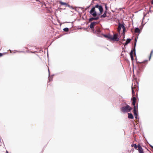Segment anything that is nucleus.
<instances>
[{
	"mask_svg": "<svg viewBox=\"0 0 153 153\" xmlns=\"http://www.w3.org/2000/svg\"><path fill=\"white\" fill-rule=\"evenodd\" d=\"M120 106H121V110L124 113L130 112L132 109L129 105L126 104L125 102L121 103Z\"/></svg>",
	"mask_w": 153,
	"mask_h": 153,
	"instance_id": "obj_1",
	"label": "nucleus"
},
{
	"mask_svg": "<svg viewBox=\"0 0 153 153\" xmlns=\"http://www.w3.org/2000/svg\"><path fill=\"white\" fill-rule=\"evenodd\" d=\"M89 13L94 17H95L97 15V13L95 10L94 7H93L91 8Z\"/></svg>",
	"mask_w": 153,
	"mask_h": 153,
	"instance_id": "obj_2",
	"label": "nucleus"
},
{
	"mask_svg": "<svg viewBox=\"0 0 153 153\" xmlns=\"http://www.w3.org/2000/svg\"><path fill=\"white\" fill-rule=\"evenodd\" d=\"M118 34L116 33L114 34L113 37L111 36V40L116 41H118L119 40V39L118 37Z\"/></svg>",
	"mask_w": 153,
	"mask_h": 153,
	"instance_id": "obj_3",
	"label": "nucleus"
},
{
	"mask_svg": "<svg viewBox=\"0 0 153 153\" xmlns=\"http://www.w3.org/2000/svg\"><path fill=\"white\" fill-rule=\"evenodd\" d=\"M97 22H93L91 23L90 25H89V27L91 29H94L92 30L93 31L94 33V26L96 24H97Z\"/></svg>",
	"mask_w": 153,
	"mask_h": 153,
	"instance_id": "obj_4",
	"label": "nucleus"
},
{
	"mask_svg": "<svg viewBox=\"0 0 153 153\" xmlns=\"http://www.w3.org/2000/svg\"><path fill=\"white\" fill-rule=\"evenodd\" d=\"M101 31L99 28L97 29L95 31V33L97 35V36L99 37H102V34H101Z\"/></svg>",
	"mask_w": 153,
	"mask_h": 153,
	"instance_id": "obj_5",
	"label": "nucleus"
},
{
	"mask_svg": "<svg viewBox=\"0 0 153 153\" xmlns=\"http://www.w3.org/2000/svg\"><path fill=\"white\" fill-rule=\"evenodd\" d=\"M132 102V105L135 107V108H137L136 106H135V103L136 102V98L135 97H132L131 99Z\"/></svg>",
	"mask_w": 153,
	"mask_h": 153,
	"instance_id": "obj_6",
	"label": "nucleus"
},
{
	"mask_svg": "<svg viewBox=\"0 0 153 153\" xmlns=\"http://www.w3.org/2000/svg\"><path fill=\"white\" fill-rule=\"evenodd\" d=\"M137 37H136L135 39V42H134V48H133V50H134V53L135 54V55L136 56V50H135V47L136 45V43L137 42Z\"/></svg>",
	"mask_w": 153,
	"mask_h": 153,
	"instance_id": "obj_7",
	"label": "nucleus"
},
{
	"mask_svg": "<svg viewBox=\"0 0 153 153\" xmlns=\"http://www.w3.org/2000/svg\"><path fill=\"white\" fill-rule=\"evenodd\" d=\"M138 152L139 153H144L142 147L140 144H138Z\"/></svg>",
	"mask_w": 153,
	"mask_h": 153,
	"instance_id": "obj_8",
	"label": "nucleus"
},
{
	"mask_svg": "<svg viewBox=\"0 0 153 153\" xmlns=\"http://www.w3.org/2000/svg\"><path fill=\"white\" fill-rule=\"evenodd\" d=\"M102 36H103L104 37L107 38L110 40H111V36L110 35V34H108V35H106V34H104L102 33Z\"/></svg>",
	"mask_w": 153,
	"mask_h": 153,
	"instance_id": "obj_9",
	"label": "nucleus"
},
{
	"mask_svg": "<svg viewBox=\"0 0 153 153\" xmlns=\"http://www.w3.org/2000/svg\"><path fill=\"white\" fill-rule=\"evenodd\" d=\"M134 51L133 49L131 50L130 52V55L131 57V60L132 61L134 60V57L133 56V52Z\"/></svg>",
	"mask_w": 153,
	"mask_h": 153,
	"instance_id": "obj_10",
	"label": "nucleus"
},
{
	"mask_svg": "<svg viewBox=\"0 0 153 153\" xmlns=\"http://www.w3.org/2000/svg\"><path fill=\"white\" fill-rule=\"evenodd\" d=\"M99 19L98 16L96 17H91L89 19V22H91L93 20H97Z\"/></svg>",
	"mask_w": 153,
	"mask_h": 153,
	"instance_id": "obj_11",
	"label": "nucleus"
},
{
	"mask_svg": "<svg viewBox=\"0 0 153 153\" xmlns=\"http://www.w3.org/2000/svg\"><path fill=\"white\" fill-rule=\"evenodd\" d=\"M137 109V108H135V107H134L133 113L134 114H138V111Z\"/></svg>",
	"mask_w": 153,
	"mask_h": 153,
	"instance_id": "obj_12",
	"label": "nucleus"
},
{
	"mask_svg": "<svg viewBox=\"0 0 153 153\" xmlns=\"http://www.w3.org/2000/svg\"><path fill=\"white\" fill-rule=\"evenodd\" d=\"M128 118L130 119H133L134 118V117L133 115L131 113H128Z\"/></svg>",
	"mask_w": 153,
	"mask_h": 153,
	"instance_id": "obj_13",
	"label": "nucleus"
},
{
	"mask_svg": "<svg viewBox=\"0 0 153 153\" xmlns=\"http://www.w3.org/2000/svg\"><path fill=\"white\" fill-rule=\"evenodd\" d=\"M118 24V25L121 28H122V29L125 28V24L124 23L122 24L119 22Z\"/></svg>",
	"mask_w": 153,
	"mask_h": 153,
	"instance_id": "obj_14",
	"label": "nucleus"
},
{
	"mask_svg": "<svg viewBox=\"0 0 153 153\" xmlns=\"http://www.w3.org/2000/svg\"><path fill=\"white\" fill-rule=\"evenodd\" d=\"M100 11V14H102L103 11V9L102 6L101 5H100V7L98 8Z\"/></svg>",
	"mask_w": 153,
	"mask_h": 153,
	"instance_id": "obj_15",
	"label": "nucleus"
},
{
	"mask_svg": "<svg viewBox=\"0 0 153 153\" xmlns=\"http://www.w3.org/2000/svg\"><path fill=\"white\" fill-rule=\"evenodd\" d=\"M131 39H129L128 38L127 39L125 44V45H127L128 43H130L131 40Z\"/></svg>",
	"mask_w": 153,
	"mask_h": 153,
	"instance_id": "obj_16",
	"label": "nucleus"
},
{
	"mask_svg": "<svg viewBox=\"0 0 153 153\" xmlns=\"http://www.w3.org/2000/svg\"><path fill=\"white\" fill-rule=\"evenodd\" d=\"M59 3L61 5H65L66 7H67V6L68 4V3L65 2H63L61 1H60L59 2Z\"/></svg>",
	"mask_w": 153,
	"mask_h": 153,
	"instance_id": "obj_17",
	"label": "nucleus"
},
{
	"mask_svg": "<svg viewBox=\"0 0 153 153\" xmlns=\"http://www.w3.org/2000/svg\"><path fill=\"white\" fill-rule=\"evenodd\" d=\"M140 30L139 28L137 27L135 28L134 31L135 33H140Z\"/></svg>",
	"mask_w": 153,
	"mask_h": 153,
	"instance_id": "obj_18",
	"label": "nucleus"
},
{
	"mask_svg": "<svg viewBox=\"0 0 153 153\" xmlns=\"http://www.w3.org/2000/svg\"><path fill=\"white\" fill-rule=\"evenodd\" d=\"M48 72H49V77H48V82H50L51 80H52V79H51V77L50 76V71H49V69H48Z\"/></svg>",
	"mask_w": 153,
	"mask_h": 153,
	"instance_id": "obj_19",
	"label": "nucleus"
},
{
	"mask_svg": "<svg viewBox=\"0 0 153 153\" xmlns=\"http://www.w3.org/2000/svg\"><path fill=\"white\" fill-rule=\"evenodd\" d=\"M132 97H134L135 95V92H134V91L133 89L132 86Z\"/></svg>",
	"mask_w": 153,
	"mask_h": 153,
	"instance_id": "obj_20",
	"label": "nucleus"
},
{
	"mask_svg": "<svg viewBox=\"0 0 153 153\" xmlns=\"http://www.w3.org/2000/svg\"><path fill=\"white\" fill-rule=\"evenodd\" d=\"M107 16L106 15H105V14H103V15H101L100 17V18L101 19H102L104 18H105Z\"/></svg>",
	"mask_w": 153,
	"mask_h": 153,
	"instance_id": "obj_21",
	"label": "nucleus"
},
{
	"mask_svg": "<svg viewBox=\"0 0 153 153\" xmlns=\"http://www.w3.org/2000/svg\"><path fill=\"white\" fill-rule=\"evenodd\" d=\"M123 36H124V37H125V31H126V28H124L123 29Z\"/></svg>",
	"mask_w": 153,
	"mask_h": 153,
	"instance_id": "obj_22",
	"label": "nucleus"
},
{
	"mask_svg": "<svg viewBox=\"0 0 153 153\" xmlns=\"http://www.w3.org/2000/svg\"><path fill=\"white\" fill-rule=\"evenodd\" d=\"M63 30L65 32H67L69 30V28L68 27H65L63 29Z\"/></svg>",
	"mask_w": 153,
	"mask_h": 153,
	"instance_id": "obj_23",
	"label": "nucleus"
},
{
	"mask_svg": "<svg viewBox=\"0 0 153 153\" xmlns=\"http://www.w3.org/2000/svg\"><path fill=\"white\" fill-rule=\"evenodd\" d=\"M100 7V5H99L98 4H97L94 7H94V8L95 9V8H98Z\"/></svg>",
	"mask_w": 153,
	"mask_h": 153,
	"instance_id": "obj_24",
	"label": "nucleus"
},
{
	"mask_svg": "<svg viewBox=\"0 0 153 153\" xmlns=\"http://www.w3.org/2000/svg\"><path fill=\"white\" fill-rule=\"evenodd\" d=\"M91 5V4L89 6L87 7L86 8H85V10H82V12H83V13L85 11H86L87 9H88L90 7V6Z\"/></svg>",
	"mask_w": 153,
	"mask_h": 153,
	"instance_id": "obj_25",
	"label": "nucleus"
},
{
	"mask_svg": "<svg viewBox=\"0 0 153 153\" xmlns=\"http://www.w3.org/2000/svg\"><path fill=\"white\" fill-rule=\"evenodd\" d=\"M153 52V50H152L151 51V53H150V56H149V60L150 59L151 56L152 55V54Z\"/></svg>",
	"mask_w": 153,
	"mask_h": 153,
	"instance_id": "obj_26",
	"label": "nucleus"
},
{
	"mask_svg": "<svg viewBox=\"0 0 153 153\" xmlns=\"http://www.w3.org/2000/svg\"><path fill=\"white\" fill-rule=\"evenodd\" d=\"M67 7H69L71 8L72 9H74L73 8V7L72 6H70V5H69L68 4Z\"/></svg>",
	"mask_w": 153,
	"mask_h": 153,
	"instance_id": "obj_27",
	"label": "nucleus"
},
{
	"mask_svg": "<svg viewBox=\"0 0 153 153\" xmlns=\"http://www.w3.org/2000/svg\"><path fill=\"white\" fill-rule=\"evenodd\" d=\"M121 27H120L119 25H118V31L120 32V30H121Z\"/></svg>",
	"mask_w": 153,
	"mask_h": 153,
	"instance_id": "obj_28",
	"label": "nucleus"
},
{
	"mask_svg": "<svg viewBox=\"0 0 153 153\" xmlns=\"http://www.w3.org/2000/svg\"><path fill=\"white\" fill-rule=\"evenodd\" d=\"M134 148L136 149H137V147L138 148V145L137 146L136 144H134Z\"/></svg>",
	"mask_w": 153,
	"mask_h": 153,
	"instance_id": "obj_29",
	"label": "nucleus"
},
{
	"mask_svg": "<svg viewBox=\"0 0 153 153\" xmlns=\"http://www.w3.org/2000/svg\"><path fill=\"white\" fill-rule=\"evenodd\" d=\"M135 118L136 119H137L138 118L137 117V116L138 115V114H134Z\"/></svg>",
	"mask_w": 153,
	"mask_h": 153,
	"instance_id": "obj_30",
	"label": "nucleus"
},
{
	"mask_svg": "<svg viewBox=\"0 0 153 153\" xmlns=\"http://www.w3.org/2000/svg\"><path fill=\"white\" fill-rule=\"evenodd\" d=\"M147 60H144V61L143 62H137V63H142L143 62H146V61H147Z\"/></svg>",
	"mask_w": 153,
	"mask_h": 153,
	"instance_id": "obj_31",
	"label": "nucleus"
},
{
	"mask_svg": "<svg viewBox=\"0 0 153 153\" xmlns=\"http://www.w3.org/2000/svg\"><path fill=\"white\" fill-rule=\"evenodd\" d=\"M149 13V12H147V13L146 14H145V13H143V15H144V17H143V19H144V18L145 16H146V15L147 14H148V13Z\"/></svg>",
	"mask_w": 153,
	"mask_h": 153,
	"instance_id": "obj_32",
	"label": "nucleus"
},
{
	"mask_svg": "<svg viewBox=\"0 0 153 153\" xmlns=\"http://www.w3.org/2000/svg\"><path fill=\"white\" fill-rule=\"evenodd\" d=\"M77 7L81 9H84V7Z\"/></svg>",
	"mask_w": 153,
	"mask_h": 153,
	"instance_id": "obj_33",
	"label": "nucleus"
},
{
	"mask_svg": "<svg viewBox=\"0 0 153 153\" xmlns=\"http://www.w3.org/2000/svg\"><path fill=\"white\" fill-rule=\"evenodd\" d=\"M139 68H140V67L142 68L143 66V65H139Z\"/></svg>",
	"mask_w": 153,
	"mask_h": 153,
	"instance_id": "obj_34",
	"label": "nucleus"
},
{
	"mask_svg": "<svg viewBox=\"0 0 153 153\" xmlns=\"http://www.w3.org/2000/svg\"><path fill=\"white\" fill-rule=\"evenodd\" d=\"M105 8L106 10H107L108 9V7L107 6L106 4L105 5Z\"/></svg>",
	"mask_w": 153,
	"mask_h": 153,
	"instance_id": "obj_35",
	"label": "nucleus"
},
{
	"mask_svg": "<svg viewBox=\"0 0 153 153\" xmlns=\"http://www.w3.org/2000/svg\"><path fill=\"white\" fill-rule=\"evenodd\" d=\"M107 13V10H106L104 11V13L105 14V15H106Z\"/></svg>",
	"mask_w": 153,
	"mask_h": 153,
	"instance_id": "obj_36",
	"label": "nucleus"
},
{
	"mask_svg": "<svg viewBox=\"0 0 153 153\" xmlns=\"http://www.w3.org/2000/svg\"><path fill=\"white\" fill-rule=\"evenodd\" d=\"M150 145V147L152 149L153 148V146L151 145Z\"/></svg>",
	"mask_w": 153,
	"mask_h": 153,
	"instance_id": "obj_37",
	"label": "nucleus"
},
{
	"mask_svg": "<svg viewBox=\"0 0 153 153\" xmlns=\"http://www.w3.org/2000/svg\"><path fill=\"white\" fill-rule=\"evenodd\" d=\"M101 14H100V13H98L97 14V16H99V15H101Z\"/></svg>",
	"mask_w": 153,
	"mask_h": 153,
	"instance_id": "obj_38",
	"label": "nucleus"
},
{
	"mask_svg": "<svg viewBox=\"0 0 153 153\" xmlns=\"http://www.w3.org/2000/svg\"><path fill=\"white\" fill-rule=\"evenodd\" d=\"M3 55L2 53H0V57L2 56Z\"/></svg>",
	"mask_w": 153,
	"mask_h": 153,
	"instance_id": "obj_39",
	"label": "nucleus"
},
{
	"mask_svg": "<svg viewBox=\"0 0 153 153\" xmlns=\"http://www.w3.org/2000/svg\"><path fill=\"white\" fill-rule=\"evenodd\" d=\"M151 4H153V0H152L151 1Z\"/></svg>",
	"mask_w": 153,
	"mask_h": 153,
	"instance_id": "obj_40",
	"label": "nucleus"
},
{
	"mask_svg": "<svg viewBox=\"0 0 153 153\" xmlns=\"http://www.w3.org/2000/svg\"><path fill=\"white\" fill-rule=\"evenodd\" d=\"M19 52H24V51H19Z\"/></svg>",
	"mask_w": 153,
	"mask_h": 153,
	"instance_id": "obj_41",
	"label": "nucleus"
},
{
	"mask_svg": "<svg viewBox=\"0 0 153 153\" xmlns=\"http://www.w3.org/2000/svg\"><path fill=\"white\" fill-rule=\"evenodd\" d=\"M133 145H134V144H132L131 145L132 147H133Z\"/></svg>",
	"mask_w": 153,
	"mask_h": 153,
	"instance_id": "obj_42",
	"label": "nucleus"
},
{
	"mask_svg": "<svg viewBox=\"0 0 153 153\" xmlns=\"http://www.w3.org/2000/svg\"><path fill=\"white\" fill-rule=\"evenodd\" d=\"M138 94V93H137L136 94V95H137V96Z\"/></svg>",
	"mask_w": 153,
	"mask_h": 153,
	"instance_id": "obj_43",
	"label": "nucleus"
},
{
	"mask_svg": "<svg viewBox=\"0 0 153 153\" xmlns=\"http://www.w3.org/2000/svg\"><path fill=\"white\" fill-rule=\"evenodd\" d=\"M121 56H122V55H123V54L122 53H121Z\"/></svg>",
	"mask_w": 153,
	"mask_h": 153,
	"instance_id": "obj_44",
	"label": "nucleus"
},
{
	"mask_svg": "<svg viewBox=\"0 0 153 153\" xmlns=\"http://www.w3.org/2000/svg\"><path fill=\"white\" fill-rule=\"evenodd\" d=\"M123 38H125V37H124V36H123Z\"/></svg>",
	"mask_w": 153,
	"mask_h": 153,
	"instance_id": "obj_45",
	"label": "nucleus"
},
{
	"mask_svg": "<svg viewBox=\"0 0 153 153\" xmlns=\"http://www.w3.org/2000/svg\"><path fill=\"white\" fill-rule=\"evenodd\" d=\"M6 152H7V153H8V151H6Z\"/></svg>",
	"mask_w": 153,
	"mask_h": 153,
	"instance_id": "obj_46",
	"label": "nucleus"
},
{
	"mask_svg": "<svg viewBox=\"0 0 153 153\" xmlns=\"http://www.w3.org/2000/svg\"><path fill=\"white\" fill-rule=\"evenodd\" d=\"M36 1H38V0H36Z\"/></svg>",
	"mask_w": 153,
	"mask_h": 153,
	"instance_id": "obj_47",
	"label": "nucleus"
}]
</instances>
